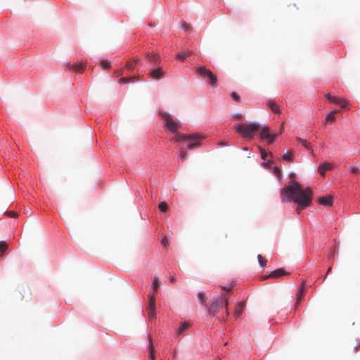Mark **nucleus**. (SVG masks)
<instances>
[{"label": "nucleus", "mask_w": 360, "mask_h": 360, "mask_svg": "<svg viewBox=\"0 0 360 360\" xmlns=\"http://www.w3.org/2000/svg\"><path fill=\"white\" fill-rule=\"evenodd\" d=\"M311 195L312 191L311 188H307L303 190L300 184L294 181H291L288 186H285L281 190V195L283 198L282 201H293L297 203L296 210L298 214L302 209L310 205Z\"/></svg>", "instance_id": "f257e3e1"}, {"label": "nucleus", "mask_w": 360, "mask_h": 360, "mask_svg": "<svg viewBox=\"0 0 360 360\" xmlns=\"http://www.w3.org/2000/svg\"><path fill=\"white\" fill-rule=\"evenodd\" d=\"M260 128L258 122H251L250 124H240L234 126V129L237 133L241 134L243 138L251 139L253 138V134L257 131Z\"/></svg>", "instance_id": "f03ea898"}, {"label": "nucleus", "mask_w": 360, "mask_h": 360, "mask_svg": "<svg viewBox=\"0 0 360 360\" xmlns=\"http://www.w3.org/2000/svg\"><path fill=\"white\" fill-rule=\"evenodd\" d=\"M202 139V136L200 134H188L186 135L184 134H177L174 139L176 141H181L184 140H187L189 141L187 145V149L191 150L195 147H198L200 145V140Z\"/></svg>", "instance_id": "7ed1b4c3"}, {"label": "nucleus", "mask_w": 360, "mask_h": 360, "mask_svg": "<svg viewBox=\"0 0 360 360\" xmlns=\"http://www.w3.org/2000/svg\"><path fill=\"white\" fill-rule=\"evenodd\" d=\"M159 115L165 121V127L172 132L176 133L179 125L174 121L171 115L166 112H160Z\"/></svg>", "instance_id": "20e7f679"}, {"label": "nucleus", "mask_w": 360, "mask_h": 360, "mask_svg": "<svg viewBox=\"0 0 360 360\" xmlns=\"http://www.w3.org/2000/svg\"><path fill=\"white\" fill-rule=\"evenodd\" d=\"M196 72L201 77H206L209 80V84L214 86H216L217 79V77L211 72L210 70L205 67H198L196 68Z\"/></svg>", "instance_id": "39448f33"}, {"label": "nucleus", "mask_w": 360, "mask_h": 360, "mask_svg": "<svg viewBox=\"0 0 360 360\" xmlns=\"http://www.w3.org/2000/svg\"><path fill=\"white\" fill-rule=\"evenodd\" d=\"M224 305V297H220L215 301L212 302L209 309L208 313L210 316H214Z\"/></svg>", "instance_id": "423d86ee"}, {"label": "nucleus", "mask_w": 360, "mask_h": 360, "mask_svg": "<svg viewBox=\"0 0 360 360\" xmlns=\"http://www.w3.org/2000/svg\"><path fill=\"white\" fill-rule=\"evenodd\" d=\"M148 317L150 320L156 316L155 299L154 295H150L148 297Z\"/></svg>", "instance_id": "0eeeda50"}, {"label": "nucleus", "mask_w": 360, "mask_h": 360, "mask_svg": "<svg viewBox=\"0 0 360 360\" xmlns=\"http://www.w3.org/2000/svg\"><path fill=\"white\" fill-rule=\"evenodd\" d=\"M277 134H270V128L269 127H264L262 128L260 131V138L262 139H267L269 143H272L276 139Z\"/></svg>", "instance_id": "6e6552de"}, {"label": "nucleus", "mask_w": 360, "mask_h": 360, "mask_svg": "<svg viewBox=\"0 0 360 360\" xmlns=\"http://www.w3.org/2000/svg\"><path fill=\"white\" fill-rule=\"evenodd\" d=\"M288 273L283 269H277L273 271L270 274L264 276L262 277V280H267L270 278H278L282 277L283 276L287 275Z\"/></svg>", "instance_id": "1a4fd4ad"}, {"label": "nucleus", "mask_w": 360, "mask_h": 360, "mask_svg": "<svg viewBox=\"0 0 360 360\" xmlns=\"http://www.w3.org/2000/svg\"><path fill=\"white\" fill-rule=\"evenodd\" d=\"M326 97L330 103L339 105L342 108H345L347 105V101L343 98H338L336 96H332L330 94H327Z\"/></svg>", "instance_id": "9d476101"}, {"label": "nucleus", "mask_w": 360, "mask_h": 360, "mask_svg": "<svg viewBox=\"0 0 360 360\" xmlns=\"http://www.w3.org/2000/svg\"><path fill=\"white\" fill-rule=\"evenodd\" d=\"M149 76L156 80H159L164 76V71L161 68L154 69L149 72Z\"/></svg>", "instance_id": "9b49d317"}, {"label": "nucleus", "mask_w": 360, "mask_h": 360, "mask_svg": "<svg viewBox=\"0 0 360 360\" xmlns=\"http://www.w3.org/2000/svg\"><path fill=\"white\" fill-rule=\"evenodd\" d=\"M333 169V165L329 162H324L323 164L321 165L318 168V172L319 174L324 176L325 174L327 171L331 170Z\"/></svg>", "instance_id": "f8f14e48"}, {"label": "nucleus", "mask_w": 360, "mask_h": 360, "mask_svg": "<svg viewBox=\"0 0 360 360\" xmlns=\"http://www.w3.org/2000/svg\"><path fill=\"white\" fill-rule=\"evenodd\" d=\"M244 307H245L244 302H239L237 303V304L236 305V307H235L234 312H233V315L236 319L241 316Z\"/></svg>", "instance_id": "ddd939ff"}, {"label": "nucleus", "mask_w": 360, "mask_h": 360, "mask_svg": "<svg viewBox=\"0 0 360 360\" xmlns=\"http://www.w3.org/2000/svg\"><path fill=\"white\" fill-rule=\"evenodd\" d=\"M68 68L71 70H73L76 72H82L84 67L82 63H78L75 65H72L70 63L68 64Z\"/></svg>", "instance_id": "4468645a"}, {"label": "nucleus", "mask_w": 360, "mask_h": 360, "mask_svg": "<svg viewBox=\"0 0 360 360\" xmlns=\"http://www.w3.org/2000/svg\"><path fill=\"white\" fill-rule=\"evenodd\" d=\"M318 201L321 205L330 206L333 203V198L330 195L321 197L319 198Z\"/></svg>", "instance_id": "2eb2a0df"}, {"label": "nucleus", "mask_w": 360, "mask_h": 360, "mask_svg": "<svg viewBox=\"0 0 360 360\" xmlns=\"http://www.w3.org/2000/svg\"><path fill=\"white\" fill-rule=\"evenodd\" d=\"M149 340V360H155V349L153 345L152 338L150 335H148Z\"/></svg>", "instance_id": "dca6fc26"}, {"label": "nucleus", "mask_w": 360, "mask_h": 360, "mask_svg": "<svg viewBox=\"0 0 360 360\" xmlns=\"http://www.w3.org/2000/svg\"><path fill=\"white\" fill-rule=\"evenodd\" d=\"M267 105L274 113H276V114L281 113L279 106L277 105V103L274 101H272V100L269 101L267 102Z\"/></svg>", "instance_id": "f3484780"}, {"label": "nucleus", "mask_w": 360, "mask_h": 360, "mask_svg": "<svg viewBox=\"0 0 360 360\" xmlns=\"http://www.w3.org/2000/svg\"><path fill=\"white\" fill-rule=\"evenodd\" d=\"M191 54H192L191 51L186 50V51H184L181 53H178L176 54V58L179 60H184L187 57L191 56Z\"/></svg>", "instance_id": "a211bd4d"}, {"label": "nucleus", "mask_w": 360, "mask_h": 360, "mask_svg": "<svg viewBox=\"0 0 360 360\" xmlns=\"http://www.w3.org/2000/svg\"><path fill=\"white\" fill-rule=\"evenodd\" d=\"M304 283L302 284V285L300 286V288H299V290H298V292H297V304H298L300 302H301V300L302 298V297L304 296Z\"/></svg>", "instance_id": "6ab92c4d"}, {"label": "nucleus", "mask_w": 360, "mask_h": 360, "mask_svg": "<svg viewBox=\"0 0 360 360\" xmlns=\"http://www.w3.org/2000/svg\"><path fill=\"white\" fill-rule=\"evenodd\" d=\"M146 57L149 61L153 62L154 63H157L158 60L160 58V56L155 53H147Z\"/></svg>", "instance_id": "aec40b11"}, {"label": "nucleus", "mask_w": 360, "mask_h": 360, "mask_svg": "<svg viewBox=\"0 0 360 360\" xmlns=\"http://www.w3.org/2000/svg\"><path fill=\"white\" fill-rule=\"evenodd\" d=\"M337 112H338V110H335V111L329 112L326 117V122H334L335 120V114Z\"/></svg>", "instance_id": "412c9836"}, {"label": "nucleus", "mask_w": 360, "mask_h": 360, "mask_svg": "<svg viewBox=\"0 0 360 360\" xmlns=\"http://www.w3.org/2000/svg\"><path fill=\"white\" fill-rule=\"evenodd\" d=\"M189 326H190V324L187 322H184V323H181L179 330H177V334L178 335L181 334L182 333H184V331H185L187 328H188Z\"/></svg>", "instance_id": "4be33fe9"}, {"label": "nucleus", "mask_w": 360, "mask_h": 360, "mask_svg": "<svg viewBox=\"0 0 360 360\" xmlns=\"http://www.w3.org/2000/svg\"><path fill=\"white\" fill-rule=\"evenodd\" d=\"M297 140L303 145L306 148L310 149L311 145L309 143H308L305 139H303L302 138L297 137Z\"/></svg>", "instance_id": "5701e85b"}, {"label": "nucleus", "mask_w": 360, "mask_h": 360, "mask_svg": "<svg viewBox=\"0 0 360 360\" xmlns=\"http://www.w3.org/2000/svg\"><path fill=\"white\" fill-rule=\"evenodd\" d=\"M259 264L261 266V267H264L266 264L267 260L263 257L261 255H259L257 256Z\"/></svg>", "instance_id": "b1692460"}, {"label": "nucleus", "mask_w": 360, "mask_h": 360, "mask_svg": "<svg viewBox=\"0 0 360 360\" xmlns=\"http://www.w3.org/2000/svg\"><path fill=\"white\" fill-rule=\"evenodd\" d=\"M198 298L202 304L205 305L206 297L204 292H199L198 295Z\"/></svg>", "instance_id": "393cba45"}, {"label": "nucleus", "mask_w": 360, "mask_h": 360, "mask_svg": "<svg viewBox=\"0 0 360 360\" xmlns=\"http://www.w3.org/2000/svg\"><path fill=\"white\" fill-rule=\"evenodd\" d=\"M137 61H139V60L136 59L131 61H129L126 65L127 68L129 69H134L136 65Z\"/></svg>", "instance_id": "a878e982"}, {"label": "nucleus", "mask_w": 360, "mask_h": 360, "mask_svg": "<svg viewBox=\"0 0 360 360\" xmlns=\"http://www.w3.org/2000/svg\"><path fill=\"white\" fill-rule=\"evenodd\" d=\"M158 207H159L160 210L163 212H166L168 209V206H167V203L165 202H160L159 204Z\"/></svg>", "instance_id": "bb28decb"}, {"label": "nucleus", "mask_w": 360, "mask_h": 360, "mask_svg": "<svg viewBox=\"0 0 360 360\" xmlns=\"http://www.w3.org/2000/svg\"><path fill=\"white\" fill-rule=\"evenodd\" d=\"M8 248V244L4 241L0 242V252L2 253L5 252Z\"/></svg>", "instance_id": "cd10ccee"}, {"label": "nucleus", "mask_w": 360, "mask_h": 360, "mask_svg": "<svg viewBox=\"0 0 360 360\" xmlns=\"http://www.w3.org/2000/svg\"><path fill=\"white\" fill-rule=\"evenodd\" d=\"M159 283H160V281H159V279L158 277H155L154 278V281H153V290L155 292H156L158 290V288L159 287Z\"/></svg>", "instance_id": "c85d7f7f"}, {"label": "nucleus", "mask_w": 360, "mask_h": 360, "mask_svg": "<svg viewBox=\"0 0 360 360\" xmlns=\"http://www.w3.org/2000/svg\"><path fill=\"white\" fill-rule=\"evenodd\" d=\"M101 65L104 68H110V62L107 60H103L101 62Z\"/></svg>", "instance_id": "c756f323"}, {"label": "nucleus", "mask_w": 360, "mask_h": 360, "mask_svg": "<svg viewBox=\"0 0 360 360\" xmlns=\"http://www.w3.org/2000/svg\"><path fill=\"white\" fill-rule=\"evenodd\" d=\"M134 77H122L120 79V83L121 84L129 83L130 82L134 80Z\"/></svg>", "instance_id": "7c9ffc66"}, {"label": "nucleus", "mask_w": 360, "mask_h": 360, "mask_svg": "<svg viewBox=\"0 0 360 360\" xmlns=\"http://www.w3.org/2000/svg\"><path fill=\"white\" fill-rule=\"evenodd\" d=\"M231 96L236 101L239 102L240 101V96L236 92H232Z\"/></svg>", "instance_id": "2f4dec72"}, {"label": "nucleus", "mask_w": 360, "mask_h": 360, "mask_svg": "<svg viewBox=\"0 0 360 360\" xmlns=\"http://www.w3.org/2000/svg\"><path fill=\"white\" fill-rule=\"evenodd\" d=\"M228 305H229L228 297L224 296V306H225V308H226V316H229V309H228Z\"/></svg>", "instance_id": "473e14b6"}, {"label": "nucleus", "mask_w": 360, "mask_h": 360, "mask_svg": "<svg viewBox=\"0 0 360 360\" xmlns=\"http://www.w3.org/2000/svg\"><path fill=\"white\" fill-rule=\"evenodd\" d=\"M283 159L286 161L290 162L292 160V155L290 153H285L283 155Z\"/></svg>", "instance_id": "72a5a7b5"}, {"label": "nucleus", "mask_w": 360, "mask_h": 360, "mask_svg": "<svg viewBox=\"0 0 360 360\" xmlns=\"http://www.w3.org/2000/svg\"><path fill=\"white\" fill-rule=\"evenodd\" d=\"M261 152V157L263 160H266L269 154L264 151L262 148H259Z\"/></svg>", "instance_id": "f704fd0d"}, {"label": "nucleus", "mask_w": 360, "mask_h": 360, "mask_svg": "<svg viewBox=\"0 0 360 360\" xmlns=\"http://www.w3.org/2000/svg\"><path fill=\"white\" fill-rule=\"evenodd\" d=\"M6 214L10 217H16L18 216V213L13 211L6 212Z\"/></svg>", "instance_id": "c9c22d12"}, {"label": "nucleus", "mask_w": 360, "mask_h": 360, "mask_svg": "<svg viewBox=\"0 0 360 360\" xmlns=\"http://www.w3.org/2000/svg\"><path fill=\"white\" fill-rule=\"evenodd\" d=\"M186 156H187V153L184 150H181L179 157L183 160H185L186 158Z\"/></svg>", "instance_id": "e433bc0d"}, {"label": "nucleus", "mask_w": 360, "mask_h": 360, "mask_svg": "<svg viewBox=\"0 0 360 360\" xmlns=\"http://www.w3.org/2000/svg\"><path fill=\"white\" fill-rule=\"evenodd\" d=\"M349 171L352 173L357 174L359 172V168L357 167L352 166L349 167Z\"/></svg>", "instance_id": "4c0bfd02"}, {"label": "nucleus", "mask_w": 360, "mask_h": 360, "mask_svg": "<svg viewBox=\"0 0 360 360\" xmlns=\"http://www.w3.org/2000/svg\"><path fill=\"white\" fill-rule=\"evenodd\" d=\"M161 243H162V245L163 246H165H165H167V245L169 244V242H168V239H167V237H164V238L162 239Z\"/></svg>", "instance_id": "58836bf2"}, {"label": "nucleus", "mask_w": 360, "mask_h": 360, "mask_svg": "<svg viewBox=\"0 0 360 360\" xmlns=\"http://www.w3.org/2000/svg\"><path fill=\"white\" fill-rule=\"evenodd\" d=\"M232 288L233 286L232 285H230L229 287H226V286H221V289L224 290H226L228 292L231 291L232 290Z\"/></svg>", "instance_id": "ea45409f"}, {"label": "nucleus", "mask_w": 360, "mask_h": 360, "mask_svg": "<svg viewBox=\"0 0 360 360\" xmlns=\"http://www.w3.org/2000/svg\"><path fill=\"white\" fill-rule=\"evenodd\" d=\"M182 28L185 30V31H188V25L186 22H184V25H183V27Z\"/></svg>", "instance_id": "a19ab883"}, {"label": "nucleus", "mask_w": 360, "mask_h": 360, "mask_svg": "<svg viewBox=\"0 0 360 360\" xmlns=\"http://www.w3.org/2000/svg\"><path fill=\"white\" fill-rule=\"evenodd\" d=\"M176 277L174 276H172L169 277V281L172 282V283H175L176 281Z\"/></svg>", "instance_id": "79ce46f5"}, {"label": "nucleus", "mask_w": 360, "mask_h": 360, "mask_svg": "<svg viewBox=\"0 0 360 360\" xmlns=\"http://www.w3.org/2000/svg\"><path fill=\"white\" fill-rule=\"evenodd\" d=\"M234 117H235L236 119L239 120V119H240V118L242 117V115H241V114H239V113L235 114V115H234Z\"/></svg>", "instance_id": "37998d69"}, {"label": "nucleus", "mask_w": 360, "mask_h": 360, "mask_svg": "<svg viewBox=\"0 0 360 360\" xmlns=\"http://www.w3.org/2000/svg\"><path fill=\"white\" fill-rule=\"evenodd\" d=\"M219 145L220 146H228V143H227L226 142H224V141H220V142L219 143Z\"/></svg>", "instance_id": "c03bdc74"}, {"label": "nucleus", "mask_w": 360, "mask_h": 360, "mask_svg": "<svg viewBox=\"0 0 360 360\" xmlns=\"http://www.w3.org/2000/svg\"><path fill=\"white\" fill-rule=\"evenodd\" d=\"M275 172H276V174H280V170H279V169H278V168H275Z\"/></svg>", "instance_id": "a18cd8bd"}, {"label": "nucleus", "mask_w": 360, "mask_h": 360, "mask_svg": "<svg viewBox=\"0 0 360 360\" xmlns=\"http://www.w3.org/2000/svg\"><path fill=\"white\" fill-rule=\"evenodd\" d=\"M331 270H332V267L329 266L326 274H328Z\"/></svg>", "instance_id": "49530a36"}, {"label": "nucleus", "mask_w": 360, "mask_h": 360, "mask_svg": "<svg viewBox=\"0 0 360 360\" xmlns=\"http://www.w3.org/2000/svg\"><path fill=\"white\" fill-rule=\"evenodd\" d=\"M327 274H326L324 276H323L322 281H324L327 276Z\"/></svg>", "instance_id": "de8ad7c7"}, {"label": "nucleus", "mask_w": 360, "mask_h": 360, "mask_svg": "<svg viewBox=\"0 0 360 360\" xmlns=\"http://www.w3.org/2000/svg\"><path fill=\"white\" fill-rule=\"evenodd\" d=\"M283 129V123L281 124V132H280V133H281V132H282Z\"/></svg>", "instance_id": "09e8293b"}, {"label": "nucleus", "mask_w": 360, "mask_h": 360, "mask_svg": "<svg viewBox=\"0 0 360 360\" xmlns=\"http://www.w3.org/2000/svg\"><path fill=\"white\" fill-rule=\"evenodd\" d=\"M333 255H334V253L330 254V255H329V258H331L332 257H333Z\"/></svg>", "instance_id": "8fccbe9b"}, {"label": "nucleus", "mask_w": 360, "mask_h": 360, "mask_svg": "<svg viewBox=\"0 0 360 360\" xmlns=\"http://www.w3.org/2000/svg\"><path fill=\"white\" fill-rule=\"evenodd\" d=\"M243 150H248V148H243Z\"/></svg>", "instance_id": "3c124183"}]
</instances>
